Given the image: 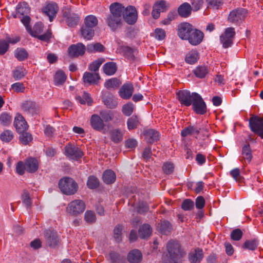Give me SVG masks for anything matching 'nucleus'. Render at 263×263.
Here are the masks:
<instances>
[{"mask_svg":"<svg viewBox=\"0 0 263 263\" xmlns=\"http://www.w3.org/2000/svg\"><path fill=\"white\" fill-rule=\"evenodd\" d=\"M166 248L168 258L166 260L164 257L163 263H178L185 254V251L177 241H170L166 245Z\"/></svg>","mask_w":263,"mask_h":263,"instance_id":"nucleus-1","label":"nucleus"},{"mask_svg":"<svg viewBox=\"0 0 263 263\" xmlns=\"http://www.w3.org/2000/svg\"><path fill=\"white\" fill-rule=\"evenodd\" d=\"M59 186L61 192L66 195L74 194L78 191V185L72 178L65 177L61 179L59 182Z\"/></svg>","mask_w":263,"mask_h":263,"instance_id":"nucleus-2","label":"nucleus"},{"mask_svg":"<svg viewBox=\"0 0 263 263\" xmlns=\"http://www.w3.org/2000/svg\"><path fill=\"white\" fill-rule=\"evenodd\" d=\"M85 208V204L83 200H74L68 203L66 208V212L71 215L77 216L82 214Z\"/></svg>","mask_w":263,"mask_h":263,"instance_id":"nucleus-3","label":"nucleus"},{"mask_svg":"<svg viewBox=\"0 0 263 263\" xmlns=\"http://www.w3.org/2000/svg\"><path fill=\"white\" fill-rule=\"evenodd\" d=\"M197 93L192 92L187 90H180L176 93L177 98L180 103L185 106H190L194 100V98Z\"/></svg>","mask_w":263,"mask_h":263,"instance_id":"nucleus-4","label":"nucleus"},{"mask_svg":"<svg viewBox=\"0 0 263 263\" xmlns=\"http://www.w3.org/2000/svg\"><path fill=\"white\" fill-rule=\"evenodd\" d=\"M249 125L252 131L263 139V117H254L250 118Z\"/></svg>","mask_w":263,"mask_h":263,"instance_id":"nucleus-5","label":"nucleus"},{"mask_svg":"<svg viewBox=\"0 0 263 263\" xmlns=\"http://www.w3.org/2000/svg\"><path fill=\"white\" fill-rule=\"evenodd\" d=\"M235 35L234 28L229 27L225 30L224 33L220 36V40L223 47L228 48L231 46Z\"/></svg>","mask_w":263,"mask_h":263,"instance_id":"nucleus-6","label":"nucleus"},{"mask_svg":"<svg viewBox=\"0 0 263 263\" xmlns=\"http://www.w3.org/2000/svg\"><path fill=\"white\" fill-rule=\"evenodd\" d=\"M123 17L127 24L129 25L135 24L138 18V13L135 7L129 6L125 8Z\"/></svg>","mask_w":263,"mask_h":263,"instance_id":"nucleus-7","label":"nucleus"},{"mask_svg":"<svg viewBox=\"0 0 263 263\" xmlns=\"http://www.w3.org/2000/svg\"><path fill=\"white\" fill-rule=\"evenodd\" d=\"M64 154L69 159L76 160L83 155V152L79 147L71 144H68L65 147Z\"/></svg>","mask_w":263,"mask_h":263,"instance_id":"nucleus-8","label":"nucleus"},{"mask_svg":"<svg viewBox=\"0 0 263 263\" xmlns=\"http://www.w3.org/2000/svg\"><path fill=\"white\" fill-rule=\"evenodd\" d=\"M191 105L193 110L197 114L203 115L206 112L205 103L198 93L194 97Z\"/></svg>","mask_w":263,"mask_h":263,"instance_id":"nucleus-9","label":"nucleus"},{"mask_svg":"<svg viewBox=\"0 0 263 263\" xmlns=\"http://www.w3.org/2000/svg\"><path fill=\"white\" fill-rule=\"evenodd\" d=\"M247 11L244 9H238L232 11L228 17V20L235 24L241 22L246 16Z\"/></svg>","mask_w":263,"mask_h":263,"instance_id":"nucleus-10","label":"nucleus"},{"mask_svg":"<svg viewBox=\"0 0 263 263\" xmlns=\"http://www.w3.org/2000/svg\"><path fill=\"white\" fill-rule=\"evenodd\" d=\"M63 17L64 21L69 27H74L79 23L80 17L77 14L71 13L69 10L63 12Z\"/></svg>","mask_w":263,"mask_h":263,"instance_id":"nucleus-11","label":"nucleus"},{"mask_svg":"<svg viewBox=\"0 0 263 263\" xmlns=\"http://www.w3.org/2000/svg\"><path fill=\"white\" fill-rule=\"evenodd\" d=\"M22 107L24 111L32 116L39 114L41 112L40 105L32 101L28 100L24 102Z\"/></svg>","mask_w":263,"mask_h":263,"instance_id":"nucleus-12","label":"nucleus"},{"mask_svg":"<svg viewBox=\"0 0 263 263\" xmlns=\"http://www.w3.org/2000/svg\"><path fill=\"white\" fill-rule=\"evenodd\" d=\"M193 29V26L190 24L188 23H181L178 26V36L182 40H186Z\"/></svg>","mask_w":263,"mask_h":263,"instance_id":"nucleus-13","label":"nucleus"},{"mask_svg":"<svg viewBox=\"0 0 263 263\" xmlns=\"http://www.w3.org/2000/svg\"><path fill=\"white\" fill-rule=\"evenodd\" d=\"M14 125L17 132L21 133L25 131L28 128V124L24 118L20 114H17L15 117Z\"/></svg>","mask_w":263,"mask_h":263,"instance_id":"nucleus-14","label":"nucleus"},{"mask_svg":"<svg viewBox=\"0 0 263 263\" xmlns=\"http://www.w3.org/2000/svg\"><path fill=\"white\" fill-rule=\"evenodd\" d=\"M203 33L199 30L193 29L187 40L193 45L199 44L202 41Z\"/></svg>","mask_w":263,"mask_h":263,"instance_id":"nucleus-15","label":"nucleus"},{"mask_svg":"<svg viewBox=\"0 0 263 263\" xmlns=\"http://www.w3.org/2000/svg\"><path fill=\"white\" fill-rule=\"evenodd\" d=\"M58 8L55 3H49L43 8L42 11L49 17L50 21L52 22L56 16Z\"/></svg>","mask_w":263,"mask_h":263,"instance_id":"nucleus-16","label":"nucleus"},{"mask_svg":"<svg viewBox=\"0 0 263 263\" xmlns=\"http://www.w3.org/2000/svg\"><path fill=\"white\" fill-rule=\"evenodd\" d=\"M85 51V47L82 43L71 45L68 48L69 55L71 57H77L83 55Z\"/></svg>","mask_w":263,"mask_h":263,"instance_id":"nucleus-17","label":"nucleus"},{"mask_svg":"<svg viewBox=\"0 0 263 263\" xmlns=\"http://www.w3.org/2000/svg\"><path fill=\"white\" fill-rule=\"evenodd\" d=\"M106 21L108 27L112 30L115 31L121 26L122 18L109 14L106 17Z\"/></svg>","mask_w":263,"mask_h":263,"instance_id":"nucleus-18","label":"nucleus"},{"mask_svg":"<svg viewBox=\"0 0 263 263\" xmlns=\"http://www.w3.org/2000/svg\"><path fill=\"white\" fill-rule=\"evenodd\" d=\"M45 237L47 244L51 247H54L59 242L56 232L47 230L45 232Z\"/></svg>","mask_w":263,"mask_h":263,"instance_id":"nucleus-19","label":"nucleus"},{"mask_svg":"<svg viewBox=\"0 0 263 263\" xmlns=\"http://www.w3.org/2000/svg\"><path fill=\"white\" fill-rule=\"evenodd\" d=\"M134 92V87L131 83L124 84L120 89V96L123 99H129Z\"/></svg>","mask_w":263,"mask_h":263,"instance_id":"nucleus-20","label":"nucleus"},{"mask_svg":"<svg viewBox=\"0 0 263 263\" xmlns=\"http://www.w3.org/2000/svg\"><path fill=\"white\" fill-rule=\"evenodd\" d=\"M90 123L92 128L96 130L100 131L104 127L103 119L97 114H93L91 116Z\"/></svg>","mask_w":263,"mask_h":263,"instance_id":"nucleus-21","label":"nucleus"},{"mask_svg":"<svg viewBox=\"0 0 263 263\" xmlns=\"http://www.w3.org/2000/svg\"><path fill=\"white\" fill-rule=\"evenodd\" d=\"M252 159V154L249 144H245L242 148L240 161L246 164L250 163Z\"/></svg>","mask_w":263,"mask_h":263,"instance_id":"nucleus-22","label":"nucleus"},{"mask_svg":"<svg viewBox=\"0 0 263 263\" xmlns=\"http://www.w3.org/2000/svg\"><path fill=\"white\" fill-rule=\"evenodd\" d=\"M124 9L125 7L122 4L119 3H112L109 6L110 14L122 18Z\"/></svg>","mask_w":263,"mask_h":263,"instance_id":"nucleus-23","label":"nucleus"},{"mask_svg":"<svg viewBox=\"0 0 263 263\" xmlns=\"http://www.w3.org/2000/svg\"><path fill=\"white\" fill-rule=\"evenodd\" d=\"M144 136L146 142L149 143L157 141L160 138L159 133L153 129H148L144 131Z\"/></svg>","mask_w":263,"mask_h":263,"instance_id":"nucleus-24","label":"nucleus"},{"mask_svg":"<svg viewBox=\"0 0 263 263\" xmlns=\"http://www.w3.org/2000/svg\"><path fill=\"white\" fill-rule=\"evenodd\" d=\"M203 257V251L199 248H197L190 252L189 254V260L193 263L199 262Z\"/></svg>","mask_w":263,"mask_h":263,"instance_id":"nucleus-25","label":"nucleus"},{"mask_svg":"<svg viewBox=\"0 0 263 263\" xmlns=\"http://www.w3.org/2000/svg\"><path fill=\"white\" fill-rule=\"evenodd\" d=\"M142 259V254L138 249L130 251L127 255V260L130 263H139Z\"/></svg>","mask_w":263,"mask_h":263,"instance_id":"nucleus-26","label":"nucleus"},{"mask_svg":"<svg viewBox=\"0 0 263 263\" xmlns=\"http://www.w3.org/2000/svg\"><path fill=\"white\" fill-rule=\"evenodd\" d=\"M84 83L88 84H96L100 79V76L98 73H90L85 72L83 77Z\"/></svg>","mask_w":263,"mask_h":263,"instance_id":"nucleus-27","label":"nucleus"},{"mask_svg":"<svg viewBox=\"0 0 263 263\" xmlns=\"http://www.w3.org/2000/svg\"><path fill=\"white\" fill-rule=\"evenodd\" d=\"M39 167L38 161L35 159L30 158L26 160L25 162L26 170L29 173L36 172Z\"/></svg>","mask_w":263,"mask_h":263,"instance_id":"nucleus-28","label":"nucleus"},{"mask_svg":"<svg viewBox=\"0 0 263 263\" xmlns=\"http://www.w3.org/2000/svg\"><path fill=\"white\" fill-rule=\"evenodd\" d=\"M191 11L192 7L190 4L187 3H183L178 9L179 14L183 17H188L191 14Z\"/></svg>","mask_w":263,"mask_h":263,"instance_id":"nucleus-29","label":"nucleus"},{"mask_svg":"<svg viewBox=\"0 0 263 263\" xmlns=\"http://www.w3.org/2000/svg\"><path fill=\"white\" fill-rule=\"evenodd\" d=\"M200 128L195 126H189L181 130V135L183 137L195 134L198 135L200 132Z\"/></svg>","mask_w":263,"mask_h":263,"instance_id":"nucleus-30","label":"nucleus"},{"mask_svg":"<svg viewBox=\"0 0 263 263\" xmlns=\"http://www.w3.org/2000/svg\"><path fill=\"white\" fill-rule=\"evenodd\" d=\"M157 229L161 234L167 235L171 232L172 227L170 222L163 221L158 224Z\"/></svg>","mask_w":263,"mask_h":263,"instance_id":"nucleus-31","label":"nucleus"},{"mask_svg":"<svg viewBox=\"0 0 263 263\" xmlns=\"http://www.w3.org/2000/svg\"><path fill=\"white\" fill-rule=\"evenodd\" d=\"M115 173L111 170H106L103 174V180L107 184L114 183L116 180Z\"/></svg>","mask_w":263,"mask_h":263,"instance_id":"nucleus-32","label":"nucleus"},{"mask_svg":"<svg viewBox=\"0 0 263 263\" xmlns=\"http://www.w3.org/2000/svg\"><path fill=\"white\" fill-rule=\"evenodd\" d=\"M103 101L105 105L109 108H114L118 104L117 101L111 94H108L107 96H104L103 97Z\"/></svg>","mask_w":263,"mask_h":263,"instance_id":"nucleus-33","label":"nucleus"},{"mask_svg":"<svg viewBox=\"0 0 263 263\" xmlns=\"http://www.w3.org/2000/svg\"><path fill=\"white\" fill-rule=\"evenodd\" d=\"M140 124V119L137 116L133 115L127 121V128L132 130L136 128Z\"/></svg>","mask_w":263,"mask_h":263,"instance_id":"nucleus-34","label":"nucleus"},{"mask_svg":"<svg viewBox=\"0 0 263 263\" xmlns=\"http://www.w3.org/2000/svg\"><path fill=\"white\" fill-rule=\"evenodd\" d=\"M199 55L196 50H192L186 54L185 62L190 64H193L196 63L199 59Z\"/></svg>","mask_w":263,"mask_h":263,"instance_id":"nucleus-35","label":"nucleus"},{"mask_svg":"<svg viewBox=\"0 0 263 263\" xmlns=\"http://www.w3.org/2000/svg\"><path fill=\"white\" fill-rule=\"evenodd\" d=\"M67 77L64 72L61 70L56 72L54 76V83L55 85H62L66 81Z\"/></svg>","mask_w":263,"mask_h":263,"instance_id":"nucleus-36","label":"nucleus"},{"mask_svg":"<svg viewBox=\"0 0 263 263\" xmlns=\"http://www.w3.org/2000/svg\"><path fill=\"white\" fill-rule=\"evenodd\" d=\"M193 72L196 77L203 78L209 72V69L207 66H198L194 69Z\"/></svg>","mask_w":263,"mask_h":263,"instance_id":"nucleus-37","label":"nucleus"},{"mask_svg":"<svg viewBox=\"0 0 263 263\" xmlns=\"http://www.w3.org/2000/svg\"><path fill=\"white\" fill-rule=\"evenodd\" d=\"M84 23L85 26L92 28L98 25V20L95 15H88L84 18Z\"/></svg>","mask_w":263,"mask_h":263,"instance_id":"nucleus-38","label":"nucleus"},{"mask_svg":"<svg viewBox=\"0 0 263 263\" xmlns=\"http://www.w3.org/2000/svg\"><path fill=\"white\" fill-rule=\"evenodd\" d=\"M152 233V228L148 224H143L139 230V236L142 238L149 237Z\"/></svg>","mask_w":263,"mask_h":263,"instance_id":"nucleus-39","label":"nucleus"},{"mask_svg":"<svg viewBox=\"0 0 263 263\" xmlns=\"http://www.w3.org/2000/svg\"><path fill=\"white\" fill-rule=\"evenodd\" d=\"M27 74V71L22 66H18L13 71V76L15 80L23 79Z\"/></svg>","mask_w":263,"mask_h":263,"instance_id":"nucleus-40","label":"nucleus"},{"mask_svg":"<svg viewBox=\"0 0 263 263\" xmlns=\"http://www.w3.org/2000/svg\"><path fill=\"white\" fill-rule=\"evenodd\" d=\"M103 71L105 74L108 76L114 74L117 71V66L114 62H108L103 66Z\"/></svg>","mask_w":263,"mask_h":263,"instance_id":"nucleus-41","label":"nucleus"},{"mask_svg":"<svg viewBox=\"0 0 263 263\" xmlns=\"http://www.w3.org/2000/svg\"><path fill=\"white\" fill-rule=\"evenodd\" d=\"M76 100L81 104H87L88 106H90L92 103V100L90 97L89 93L84 92L82 96H78L76 97Z\"/></svg>","mask_w":263,"mask_h":263,"instance_id":"nucleus-42","label":"nucleus"},{"mask_svg":"<svg viewBox=\"0 0 263 263\" xmlns=\"http://www.w3.org/2000/svg\"><path fill=\"white\" fill-rule=\"evenodd\" d=\"M121 83V82L118 79L112 78L106 81L104 86L108 89H115L118 88Z\"/></svg>","mask_w":263,"mask_h":263,"instance_id":"nucleus-43","label":"nucleus"},{"mask_svg":"<svg viewBox=\"0 0 263 263\" xmlns=\"http://www.w3.org/2000/svg\"><path fill=\"white\" fill-rule=\"evenodd\" d=\"M97 217L95 213L90 210L87 211L84 214V220L88 224H92L96 222Z\"/></svg>","mask_w":263,"mask_h":263,"instance_id":"nucleus-44","label":"nucleus"},{"mask_svg":"<svg viewBox=\"0 0 263 263\" xmlns=\"http://www.w3.org/2000/svg\"><path fill=\"white\" fill-rule=\"evenodd\" d=\"M30 9L28 4L25 2L19 3L16 7L17 14L24 15L29 12Z\"/></svg>","mask_w":263,"mask_h":263,"instance_id":"nucleus-45","label":"nucleus"},{"mask_svg":"<svg viewBox=\"0 0 263 263\" xmlns=\"http://www.w3.org/2000/svg\"><path fill=\"white\" fill-rule=\"evenodd\" d=\"M21 199L23 203L27 208H29L31 206L32 201L30 197L29 193L27 190H24L21 196Z\"/></svg>","mask_w":263,"mask_h":263,"instance_id":"nucleus-46","label":"nucleus"},{"mask_svg":"<svg viewBox=\"0 0 263 263\" xmlns=\"http://www.w3.org/2000/svg\"><path fill=\"white\" fill-rule=\"evenodd\" d=\"M81 33L85 39L89 40L91 39L94 35V30L91 28L85 26L82 28Z\"/></svg>","mask_w":263,"mask_h":263,"instance_id":"nucleus-47","label":"nucleus"},{"mask_svg":"<svg viewBox=\"0 0 263 263\" xmlns=\"http://www.w3.org/2000/svg\"><path fill=\"white\" fill-rule=\"evenodd\" d=\"M43 25L42 23H37L33 26V30L29 28L28 31L33 36L36 37L43 31Z\"/></svg>","mask_w":263,"mask_h":263,"instance_id":"nucleus-48","label":"nucleus"},{"mask_svg":"<svg viewBox=\"0 0 263 263\" xmlns=\"http://www.w3.org/2000/svg\"><path fill=\"white\" fill-rule=\"evenodd\" d=\"M14 137L13 133L10 130H4L0 136L1 140L6 143L11 141Z\"/></svg>","mask_w":263,"mask_h":263,"instance_id":"nucleus-49","label":"nucleus"},{"mask_svg":"<svg viewBox=\"0 0 263 263\" xmlns=\"http://www.w3.org/2000/svg\"><path fill=\"white\" fill-rule=\"evenodd\" d=\"M12 120V116L7 112H3L0 115V123L2 125L7 126L9 125L11 123Z\"/></svg>","mask_w":263,"mask_h":263,"instance_id":"nucleus-50","label":"nucleus"},{"mask_svg":"<svg viewBox=\"0 0 263 263\" xmlns=\"http://www.w3.org/2000/svg\"><path fill=\"white\" fill-rule=\"evenodd\" d=\"M111 139L115 143H119L123 139V134L119 129H114L111 131Z\"/></svg>","mask_w":263,"mask_h":263,"instance_id":"nucleus-51","label":"nucleus"},{"mask_svg":"<svg viewBox=\"0 0 263 263\" xmlns=\"http://www.w3.org/2000/svg\"><path fill=\"white\" fill-rule=\"evenodd\" d=\"M15 57L18 60L22 61L26 59L28 54L26 50L22 48H17L14 52Z\"/></svg>","mask_w":263,"mask_h":263,"instance_id":"nucleus-52","label":"nucleus"},{"mask_svg":"<svg viewBox=\"0 0 263 263\" xmlns=\"http://www.w3.org/2000/svg\"><path fill=\"white\" fill-rule=\"evenodd\" d=\"M134 109V105L131 102H128L123 106L122 111L125 116H129L132 114Z\"/></svg>","mask_w":263,"mask_h":263,"instance_id":"nucleus-53","label":"nucleus"},{"mask_svg":"<svg viewBox=\"0 0 263 263\" xmlns=\"http://www.w3.org/2000/svg\"><path fill=\"white\" fill-rule=\"evenodd\" d=\"M20 134V140L22 144L27 145L32 140V135L30 133L24 131Z\"/></svg>","mask_w":263,"mask_h":263,"instance_id":"nucleus-54","label":"nucleus"},{"mask_svg":"<svg viewBox=\"0 0 263 263\" xmlns=\"http://www.w3.org/2000/svg\"><path fill=\"white\" fill-rule=\"evenodd\" d=\"M87 185L90 189H96L99 185V181L93 176H89L88 178Z\"/></svg>","mask_w":263,"mask_h":263,"instance_id":"nucleus-55","label":"nucleus"},{"mask_svg":"<svg viewBox=\"0 0 263 263\" xmlns=\"http://www.w3.org/2000/svg\"><path fill=\"white\" fill-rule=\"evenodd\" d=\"M104 47L100 43L89 44L87 46V50L90 52H101L103 50Z\"/></svg>","mask_w":263,"mask_h":263,"instance_id":"nucleus-56","label":"nucleus"},{"mask_svg":"<svg viewBox=\"0 0 263 263\" xmlns=\"http://www.w3.org/2000/svg\"><path fill=\"white\" fill-rule=\"evenodd\" d=\"M208 7L212 9H218L222 5V0H206Z\"/></svg>","mask_w":263,"mask_h":263,"instance_id":"nucleus-57","label":"nucleus"},{"mask_svg":"<svg viewBox=\"0 0 263 263\" xmlns=\"http://www.w3.org/2000/svg\"><path fill=\"white\" fill-rule=\"evenodd\" d=\"M109 258L112 263H122L124 260V257L115 252H111L109 254Z\"/></svg>","mask_w":263,"mask_h":263,"instance_id":"nucleus-58","label":"nucleus"},{"mask_svg":"<svg viewBox=\"0 0 263 263\" xmlns=\"http://www.w3.org/2000/svg\"><path fill=\"white\" fill-rule=\"evenodd\" d=\"M103 62V61L102 59H98L93 61L89 66V70L91 71H94L95 73H97V71L99 70Z\"/></svg>","mask_w":263,"mask_h":263,"instance_id":"nucleus-59","label":"nucleus"},{"mask_svg":"<svg viewBox=\"0 0 263 263\" xmlns=\"http://www.w3.org/2000/svg\"><path fill=\"white\" fill-rule=\"evenodd\" d=\"M257 246L258 241L256 239L249 240L244 243V247L251 250H255Z\"/></svg>","mask_w":263,"mask_h":263,"instance_id":"nucleus-60","label":"nucleus"},{"mask_svg":"<svg viewBox=\"0 0 263 263\" xmlns=\"http://www.w3.org/2000/svg\"><path fill=\"white\" fill-rule=\"evenodd\" d=\"M11 88L16 92H24L25 87L23 83L16 82L11 85Z\"/></svg>","mask_w":263,"mask_h":263,"instance_id":"nucleus-61","label":"nucleus"},{"mask_svg":"<svg viewBox=\"0 0 263 263\" xmlns=\"http://www.w3.org/2000/svg\"><path fill=\"white\" fill-rule=\"evenodd\" d=\"M166 36L165 31L161 28H156L154 32L155 37L159 41L164 39Z\"/></svg>","mask_w":263,"mask_h":263,"instance_id":"nucleus-62","label":"nucleus"},{"mask_svg":"<svg viewBox=\"0 0 263 263\" xmlns=\"http://www.w3.org/2000/svg\"><path fill=\"white\" fill-rule=\"evenodd\" d=\"M230 175L237 182H240L242 180V177L240 175V170L238 168H235L231 170L230 172Z\"/></svg>","mask_w":263,"mask_h":263,"instance_id":"nucleus-63","label":"nucleus"},{"mask_svg":"<svg viewBox=\"0 0 263 263\" xmlns=\"http://www.w3.org/2000/svg\"><path fill=\"white\" fill-rule=\"evenodd\" d=\"M194 203L191 199H185L182 203V208L185 211H190L194 208Z\"/></svg>","mask_w":263,"mask_h":263,"instance_id":"nucleus-64","label":"nucleus"}]
</instances>
